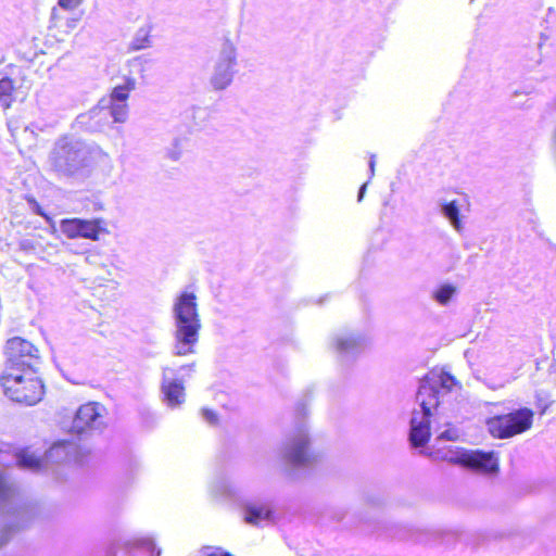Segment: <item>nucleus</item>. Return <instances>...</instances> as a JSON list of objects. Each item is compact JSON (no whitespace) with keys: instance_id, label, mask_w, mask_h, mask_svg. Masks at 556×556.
I'll use <instances>...</instances> for the list:
<instances>
[{"instance_id":"obj_1","label":"nucleus","mask_w":556,"mask_h":556,"mask_svg":"<svg viewBox=\"0 0 556 556\" xmlns=\"http://www.w3.org/2000/svg\"><path fill=\"white\" fill-rule=\"evenodd\" d=\"M459 382L448 372H431L419 384L415 408L410 418L409 441L413 446H424L430 439V427L437 421L441 405L453 391L460 390Z\"/></svg>"},{"instance_id":"obj_2","label":"nucleus","mask_w":556,"mask_h":556,"mask_svg":"<svg viewBox=\"0 0 556 556\" xmlns=\"http://www.w3.org/2000/svg\"><path fill=\"white\" fill-rule=\"evenodd\" d=\"M98 149L73 136L60 137L47 157V168L59 178H79L90 173Z\"/></svg>"},{"instance_id":"obj_3","label":"nucleus","mask_w":556,"mask_h":556,"mask_svg":"<svg viewBox=\"0 0 556 556\" xmlns=\"http://www.w3.org/2000/svg\"><path fill=\"white\" fill-rule=\"evenodd\" d=\"M172 318V354L175 356L195 354L202 323L197 295L193 292L184 291L174 299Z\"/></svg>"},{"instance_id":"obj_4","label":"nucleus","mask_w":556,"mask_h":556,"mask_svg":"<svg viewBox=\"0 0 556 556\" xmlns=\"http://www.w3.org/2000/svg\"><path fill=\"white\" fill-rule=\"evenodd\" d=\"M278 456L288 476L294 477L301 469L313 467L320 455L313 450L308 428L301 421L285 438L278 448Z\"/></svg>"},{"instance_id":"obj_5","label":"nucleus","mask_w":556,"mask_h":556,"mask_svg":"<svg viewBox=\"0 0 556 556\" xmlns=\"http://www.w3.org/2000/svg\"><path fill=\"white\" fill-rule=\"evenodd\" d=\"M0 386L11 401L26 406L38 404L45 395V384L37 370L1 374Z\"/></svg>"},{"instance_id":"obj_6","label":"nucleus","mask_w":556,"mask_h":556,"mask_svg":"<svg viewBox=\"0 0 556 556\" xmlns=\"http://www.w3.org/2000/svg\"><path fill=\"white\" fill-rule=\"evenodd\" d=\"M0 515L14 517L16 523L0 521V549L8 544L13 533L28 522L27 508L20 504L16 488L8 477L0 471Z\"/></svg>"},{"instance_id":"obj_7","label":"nucleus","mask_w":556,"mask_h":556,"mask_svg":"<svg viewBox=\"0 0 556 556\" xmlns=\"http://www.w3.org/2000/svg\"><path fill=\"white\" fill-rule=\"evenodd\" d=\"M5 362L2 374H21L37 370L40 364L39 350L29 341L14 337L7 341Z\"/></svg>"},{"instance_id":"obj_8","label":"nucleus","mask_w":556,"mask_h":556,"mask_svg":"<svg viewBox=\"0 0 556 556\" xmlns=\"http://www.w3.org/2000/svg\"><path fill=\"white\" fill-rule=\"evenodd\" d=\"M534 413L522 407L508 414L491 417L486 420L492 437L507 439L528 431L533 424Z\"/></svg>"},{"instance_id":"obj_9","label":"nucleus","mask_w":556,"mask_h":556,"mask_svg":"<svg viewBox=\"0 0 556 556\" xmlns=\"http://www.w3.org/2000/svg\"><path fill=\"white\" fill-rule=\"evenodd\" d=\"M441 457L485 476H496L500 471L498 457L493 451L457 448L442 452Z\"/></svg>"},{"instance_id":"obj_10","label":"nucleus","mask_w":556,"mask_h":556,"mask_svg":"<svg viewBox=\"0 0 556 556\" xmlns=\"http://www.w3.org/2000/svg\"><path fill=\"white\" fill-rule=\"evenodd\" d=\"M197 368V363L181 365L178 370L165 366L162 368L161 392L163 402L170 408L179 407L186 400L182 379L190 377Z\"/></svg>"},{"instance_id":"obj_11","label":"nucleus","mask_w":556,"mask_h":556,"mask_svg":"<svg viewBox=\"0 0 556 556\" xmlns=\"http://www.w3.org/2000/svg\"><path fill=\"white\" fill-rule=\"evenodd\" d=\"M237 49L232 42L223 43L213 73L210 78L214 90H224L231 83L237 72Z\"/></svg>"},{"instance_id":"obj_12","label":"nucleus","mask_w":556,"mask_h":556,"mask_svg":"<svg viewBox=\"0 0 556 556\" xmlns=\"http://www.w3.org/2000/svg\"><path fill=\"white\" fill-rule=\"evenodd\" d=\"M106 425V408L104 405L98 402H88L77 409L72 429L79 434L93 433L103 431Z\"/></svg>"},{"instance_id":"obj_13","label":"nucleus","mask_w":556,"mask_h":556,"mask_svg":"<svg viewBox=\"0 0 556 556\" xmlns=\"http://www.w3.org/2000/svg\"><path fill=\"white\" fill-rule=\"evenodd\" d=\"M367 338L354 331H341L331 339V348L341 364L350 365L365 351Z\"/></svg>"},{"instance_id":"obj_14","label":"nucleus","mask_w":556,"mask_h":556,"mask_svg":"<svg viewBox=\"0 0 556 556\" xmlns=\"http://www.w3.org/2000/svg\"><path fill=\"white\" fill-rule=\"evenodd\" d=\"M60 231L70 239L84 238L92 241H98L101 233H108L105 223L101 218H65L60 223Z\"/></svg>"},{"instance_id":"obj_15","label":"nucleus","mask_w":556,"mask_h":556,"mask_svg":"<svg viewBox=\"0 0 556 556\" xmlns=\"http://www.w3.org/2000/svg\"><path fill=\"white\" fill-rule=\"evenodd\" d=\"M242 515L244 522L260 526L273 519L274 509L268 502H248L242 507Z\"/></svg>"},{"instance_id":"obj_16","label":"nucleus","mask_w":556,"mask_h":556,"mask_svg":"<svg viewBox=\"0 0 556 556\" xmlns=\"http://www.w3.org/2000/svg\"><path fill=\"white\" fill-rule=\"evenodd\" d=\"M76 444L68 441L54 443L47 452V458L54 463H65L74 459Z\"/></svg>"},{"instance_id":"obj_17","label":"nucleus","mask_w":556,"mask_h":556,"mask_svg":"<svg viewBox=\"0 0 556 556\" xmlns=\"http://www.w3.org/2000/svg\"><path fill=\"white\" fill-rule=\"evenodd\" d=\"M109 110L110 115L112 116L115 123H125L128 117V105L127 103L122 102H106L105 106H102L100 103L98 108H94L90 111L91 115H97L102 110Z\"/></svg>"},{"instance_id":"obj_18","label":"nucleus","mask_w":556,"mask_h":556,"mask_svg":"<svg viewBox=\"0 0 556 556\" xmlns=\"http://www.w3.org/2000/svg\"><path fill=\"white\" fill-rule=\"evenodd\" d=\"M135 89V80L130 78H126L123 85L116 86L111 96L106 99L103 98L100 100V104L102 106L106 105V102H122L126 103L129 92Z\"/></svg>"},{"instance_id":"obj_19","label":"nucleus","mask_w":556,"mask_h":556,"mask_svg":"<svg viewBox=\"0 0 556 556\" xmlns=\"http://www.w3.org/2000/svg\"><path fill=\"white\" fill-rule=\"evenodd\" d=\"M15 85L13 79L9 77L0 78V105L8 110L14 102Z\"/></svg>"},{"instance_id":"obj_20","label":"nucleus","mask_w":556,"mask_h":556,"mask_svg":"<svg viewBox=\"0 0 556 556\" xmlns=\"http://www.w3.org/2000/svg\"><path fill=\"white\" fill-rule=\"evenodd\" d=\"M17 465L24 469L37 471L42 466L41 458L35 453L24 450L16 455Z\"/></svg>"},{"instance_id":"obj_21","label":"nucleus","mask_w":556,"mask_h":556,"mask_svg":"<svg viewBox=\"0 0 556 556\" xmlns=\"http://www.w3.org/2000/svg\"><path fill=\"white\" fill-rule=\"evenodd\" d=\"M442 214L450 220L451 225L459 231L462 223L459 219V205L456 201L444 202L440 204Z\"/></svg>"},{"instance_id":"obj_22","label":"nucleus","mask_w":556,"mask_h":556,"mask_svg":"<svg viewBox=\"0 0 556 556\" xmlns=\"http://www.w3.org/2000/svg\"><path fill=\"white\" fill-rule=\"evenodd\" d=\"M212 492L216 496L235 497L237 495V488L231 481L220 478L212 485Z\"/></svg>"},{"instance_id":"obj_23","label":"nucleus","mask_w":556,"mask_h":556,"mask_svg":"<svg viewBox=\"0 0 556 556\" xmlns=\"http://www.w3.org/2000/svg\"><path fill=\"white\" fill-rule=\"evenodd\" d=\"M186 143H187L186 137L174 138L173 142L165 151V156L173 162L179 161L185 151Z\"/></svg>"},{"instance_id":"obj_24","label":"nucleus","mask_w":556,"mask_h":556,"mask_svg":"<svg viewBox=\"0 0 556 556\" xmlns=\"http://www.w3.org/2000/svg\"><path fill=\"white\" fill-rule=\"evenodd\" d=\"M456 293V288L453 285L445 283L440 286L433 292V299L441 305H446Z\"/></svg>"},{"instance_id":"obj_25","label":"nucleus","mask_w":556,"mask_h":556,"mask_svg":"<svg viewBox=\"0 0 556 556\" xmlns=\"http://www.w3.org/2000/svg\"><path fill=\"white\" fill-rule=\"evenodd\" d=\"M446 429L439 432V428L434 427V431L438 432L435 441L438 443L442 441H457L459 440L462 432L458 428L451 426L450 424H445Z\"/></svg>"},{"instance_id":"obj_26","label":"nucleus","mask_w":556,"mask_h":556,"mask_svg":"<svg viewBox=\"0 0 556 556\" xmlns=\"http://www.w3.org/2000/svg\"><path fill=\"white\" fill-rule=\"evenodd\" d=\"M149 33L146 29H139L136 34V37L132 41V48L135 50H141L149 46Z\"/></svg>"},{"instance_id":"obj_27","label":"nucleus","mask_w":556,"mask_h":556,"mask_svg":"<svg viewBox=\"0 0 556 556\" xmlns=\"http://www.w3.org/2000/svg\"><path fill=\"white\" fill-rule=\"evenodd\" d=\"M18 247L26 253H36L39 247V241L35 238H24L20 241Z\"/></svg>"},{"instance_id":"obj_28","label":"nucleus","mask_w":556,"mask_h":556,"mask_svg":"<svg viewBox=\"0 0 556 556\" xmlns=\"http://www.w3.org/2000/svg\"><path fill=\"white\" fill-rule=\"evenodd\" d=\"M83 0H59L58 4L65 10H74Z\"/></svg>"},{"instance_id":"obj_29","label":"nucleus","mask_w":556,"mask_h":556,"mask_svg":"<svg viewBox=\"0 0 556 556\" xmlns=\"http://www.w3.org/2000/svg\"><path fill=\"white\" fill-rule=\"evenodd\" d=\"M202 416L205 419V421H207L210 425H215L217 422V415L215 412L211 409L203 408Z\"/></svg>"},{"instance_id":"obj_30","label":"nucleus","mask_w":556,"mask_h":556,"mask_svg":"<svg viewBox=\"0 0 556 556\" xmlns=\"http://www.w3.org/2000/svg\"><path fill=\"white\" fill-rule=\"evenodd\" d=\"M375 166H376V155L371 154L370 159H369L370 177H372L375 175Z\"/></svg>"},{"instance_id":"obj_31","label":"nucleus","mask_w":556,"mask_h":556,"mask_svg":"<svg viewBox=\"0 0 556 556\" xmlns=\"http://www.w3.org/2000/svg\"><path fill=\"white\" fill-rule=\"evenodd\" d=\"M148 548L151 551V554L152 556H160L161 555V549H156L155 545L153 544V542H148Z\"/></svg>"},{"instance_id":"obj_32","label":"nucleus","mask_w":556,"mask_h":556,"mask_svg":"<svg viewBox=\"0 0 556 556\" xmlns=\"http://www.w3.org/2000/svg\"><path fill=\"white\" fill-rule=\"evenodd\" d=\"M296 414L299 416H304L306 414V404L305 403H299L296 406Z\"/></svg>"},{"instance_id":"obj_33","label":"nucleus","mask_w":556,"mask_h":556,"mask_svg":"<svg viewBox=\"0 0 556 556\" xmlns=\"http://www.w3.org/2000/svg\"><path fill=\"white\" fill-rule=\"evenodd\" d=\"M367 182L363 184L358 191V201H362L366 191Z\"/></svg>"},{"instance_id":"obj_34","label":"nucleus","mask_w":556,"mask_h":556,"mask_svg":"<svg viewBox=\"0 0 556 556\" xmlns=\"http://www.w3.org/2000/svg\"><path fill=\"white\" fill-rule=\"evenodd\" d=\"M78 20L79 18L72 20L71 23L68 24V26L72 28L75 27Z\"/></svg>"},{"instance_id":"obj_35","label":"nucleus","mask_w":556,"mask_h":556,"mask_svg":"<svg viewBox=\"0 0 556 556\" xmlns=\"http://www.w3.org/2000/svg\"><path fill=\"white\" fill-rule=\"evenodd\" d=\"M552 369H553V371H554V372H556V364H554V365L552 366Z\"/></svg>"}]
</instances>
